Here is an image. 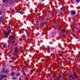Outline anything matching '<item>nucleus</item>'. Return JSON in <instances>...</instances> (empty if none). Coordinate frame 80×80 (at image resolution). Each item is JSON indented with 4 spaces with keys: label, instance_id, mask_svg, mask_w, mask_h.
<instances>
[{
    "label": "nucleus",
    "instance_id": "1",
    "mask_svg": "<svg viewBox=\"0 0 80 80\" xmlns=\"http://www.w3.org/2000/svg\"><path fill=\"white\" fill-rule=\"evenodd\" d=\"M7 32H6L5 33V35H4L3 37L4 38L5 37H6V38L8 37V36L9 35L10 33L11 32V29H10V28H9L7 29Z\"/></svg>",
    "mask_w": 80,
    "mask_h": 80
},
{
    "label": "nucleus",
    "instance_id": "2",
    "mask_svg": "<svg viewBox=\"0 0 80 80\" xmlns=\"http://www.w3.org/2000/svg\"><path fill=\"white\" fill-rule=\"evenodd\" d=\"M70 78H76L77 77V74H76V73H74L73 76L72 75H70Z\"/></svg>",
    "mask_w": 80,
    "mask_h": 80
},
{
    "label": "nucleus",
    "instance_id": "3",
    "mask_svg": "<svg viewBox=\"0 0 80 80\" xmlns=\"http://www.w3.org/2000/svg\"><path fill=\"white\" fill-rule=\"evenodd\" d=\"M14 52L13 55H17V53H18V49H17V48H14Z\"/></svg>",
    "mask_w": 80,
    "mask_h": 80
},
{
    "label": "nucleus",
    "instance_id": "4",
    "mask_svg": "<svg viewBox=\"0 0 80 80\" xmlns=\"http://www.w3.org/2000/svg\"><path fill=\"white\" fill-rule=\"evenodd\" d=\"M2 73H9V71L8 70H5V68H3V70L2 71Z\"/></svg>",
    "mask_w": 80,
    "mask_h": 80
},
{
    "label": "nucleus",
    "instance_id": "5",
    "mask_svg": "<svg viewBox=\"0 0 80 80\" xmlns=\"http://www.w3.org/2000/svg\"><path fill=\"white\" fill-rule=\"evenodd\" d=\"M9 38L10 39H12V40H15V39H16L15 37L13 36H9Z\"/></svg>",
    "mask_w": 80,
    "mask_h": 80
},
{
    "label": "nucleus",
    "instance_id": "6",
    "mask_svg": "<svg viewBox=\"0 0 80 80\" xmlns=\"http://www.w3.org/2000/svg\"><path fill=\"white\" fill-rule=\"evenodd\" d=\"M7 77V76L6 75H2L1 76V78H6Z\"/></svg>",
    "mask_w": 80,
    "mask_h": 80
},
{
    "label": "nucleus",
    "instance_id": "7",
    "mask_svg": "<svg viewBox=\"0 0 80 80\" xmlns=\"http://www.w3.org/2000/svg\"><path fill=\"white\" fill-rule=\"evenodd\" d=\"M20 75V73L19 72H17L16 73V77H18Z\"/></svg>",
    "mask_w": 80,
    "mask_h": 80
},
{
    "label": "nucleus",
    "instance_id": "8",
    "mask_svg": "<svg viewBox=\"0 0 80 80\" xmlns=\"http://www.w3.org/2000/svg\"><path fill=\"white\" fill-rule=\"evenodd\" d=\"M25 35H23L21 37V38L22 39H23V38H25Z\"/></svg>",
    "mask_w": 80,
    "mask_h": 80
},
{
    "label": "nucleus",
    "instance_id": "9",
    "mask_svg": "<svg viewBox=\"0 0 80 80\" xmlns=\"http://www.w3.org/2000/svg\"><path fill=\"white\" fill-rule=\"evenodd\" d=\"M61 32L62 33H65V30L64 29H63Z\"/></svg>",
    "mask_w": 80,
    "mask_h": 80
},
{
    "label": "nucleus",
    "instance_id": "10",
    "mask_svg": "<svg viewBox=\"0 0 80 80\" xmlns=\"http://www.w3.org/2000/svg\"><path fill=\"white\" fill-rule=\"evenodd\" d=\"M75 13H76L75 12H74V11L72 12L71 13L73 15H75Z\"/></svg>",
    "mask_w": 80,
    "mask_h": 80
},
{
    "label": "nucleus",
    "instance_id": "11",
    "mask_svg": "<svg viewBox=\"0 0 80 80\" xmlns=\"http://www.w3.org/2000/svg\"><path fill=\"white\" fill-rule=\"evenodd\" d=\"M45 24H46L45 22H42L41 23V25H45Z\"/></svg>",
    "mask_w": 80,
    "mask_h": 80
},
{
    "label": "nucleus",
    "instance_id": "12",
    "mask_svg": "<svg viewBox=\"0 0 80 80\" xmlns=\"http://www.w3.org/2000/svg\"><path fill=\"white\" fill-rule=\"evenodd\" d=\"M3 48H6V47H7V46H6V45L4 44L3 45Z\"/></svg>",
    "mask_w": 80,
    "mask_h": 80
},
{
    "label": "nucleus",
    "instance_id": "13",
    "mask_svg": "<svg viewBox=\"0 0 80 80\" xmlns=\"http://www.w3.org/2000/svg\"><path fill=\"white\" fill-rule=\"evenodd\" d=\"M60 55L61 57H64V56H63V55H62V54H60Z\"/></svg>",
    "mask_w": 80,
    "mask_h": 80
},
{
    "label": "nucleus",
    "instance_id": "14",
    "mask_svg": "<svg viewBox=\"0 0 80 80\" xmlns=\"http://www.w3.org/2000/svg\"><path fill=\"white\" fill-rule=\"evenodd\" d=\"M76 18L74 16L72 18V19L73 20H74V19H75Z\"/></svg>",
    "mask_w": 80,
    "mask_h": 80
},
{
    "label": "nucleus",
    "instance_id": "15",
    "mask_svg": "<svg viewBox=\"0 0 80 80\" xmlns=\"http://www.w3.org/2000/svg\"><path fill=\"white\" fill-rule=\"evenodd\" d=\"M47 48L48 49V50H50V47L49 46H47Z\"/></svg>",
    "mask_w": 80,
    "mask_h": 80
},
{
    "label": "nucleus",
    "instance_id": "16",
    "mask_svg": "<svg viewBox=\"0 0 80 80\" xmlns=\"http://www.w3.org/2000/svg\"><path fill=\"white\" fill-rule=\"evenodd\" d=\"M56 80H61V79L60 78H56Z\"/></svg>",
    "mask_w": 80,
    "mask_h": 80
},
{
    "label": "nucleus",
    "instance_id": "17",
    "mask_svg": "<svg viewBox=\"0 0 80 80\" xmlns=\"http://www.w3.org/2000/svg\"><path fill=\"white\" fill-rule=\"evenodd\" d=\"M15 75V73L14 72L11 73V75Z\"/></svg>",
    "mask_w": 80,
    "mask_h": 80
},
{
    "label": "nucleus",
    "instance_id": "18",
    "mask_svg": "<svg viewBox=\"0 0 80 80\" xmlns=\"http://www.w3.org/2000/svg\"><path fill=\"white\" fill-rule=\"evenodd\" d=\"M15 43V41H13L12 42V43H13V44H14V43Z\"/></svg>",
    "mask_w": 80,
    "mask_h": 80
},
{
    "label": "nucleus",
    "instance_id": "19",
    "mask_svg": "<svg viewBox=\"0 0 80 80\" xmlns=\"http://www.w3.org/2000/svg\"><path fill=\"white\" fill-rule=\"evenodd\" d=\"M3 3H5V1H6V0H2Z\"/></svg>",
    "mask_w": 80,
    "mask_h": 80
},
{
    "label": "nucleus",
    "instance_id": "20",
    "mask_svg": "<svg viewBox=\"0 0 80 80\" xmlns=\"http://www.w3.org/2000/svg\"><path fill=\"white\" fill-rule=\"evenodd\" d=\"M76 2H79L80 1V0H76Z\"/></svg>",
    "mask_w": 80,
    "mask_h": 80
},
{
    "label": "nucleus",
    "instance_id": "21",
    "mask_svg": "<svg viewBox=\"0 0 80 80\" xmlns=\"http://www.w3.org/2000/svg\"><path fill=\"white\" fill-rule=\"evenodd\" d=\"M2 12H0V15H2Z\"/></svg>",
    "mask_w": 80,
    "mask_h": 80
},
{
    "label": "nucleus",
    "instance_id": "22",
    "mask_svg": "<svg viewBox=\"0 0 80 80\" xmlns=\"http://www.w3.org/2000/svg\"><path fill=\"white\" fill-rule=\"evenodd\" d=\"M54 23H57V21H54Z\"/></svg>",
    "mask_w": 80,
    "mask_h": 80
},
{
    "label": "nucleus",
    "instance_id": "23",
    "mask_svg": "<svg viewBox=\"0 0 80 80\" xmlns=\"http://www.w3.org/2000/svg\"><path fill=\"white\" fill-rule=\"evenodd\" d=\"M63 74L64 75H63V76H65V74Z\"/></svg>",
    "mask_w": 80,
    "mask_h": 80
},
{
    "label": "nucleus",
    "instance_id": "24",
    "mask_svg": "<svg viewBox=\"0 0 80 80\" xmlns=\"http://www.w3.org/2000/svg\"><path fill=\"white\" fill-rule=\"evenodd\" d=\"M19 80H21V78H20Z\"/></svg>",
    "mask_w": 80,
    "mask_h": 80
},
{
    "label": "nucleus",
    "instance_id": "25",
    "mask_svg": "<svg viewBox=\"0 0 80 80\" xmlns=\"http://www.w3.org/2000/svg\"><path fill=\"white\" fill-rule=\"evenodd\" d=\"M42 1H44V0H42Z\"/></svg>",
    "mask_w": 80,
    "mask_h": 80
},
{
    "label": "nucleus",
    "instance_id": "26",
    "mask_svg": "<svg viewBox=\"0 0 80 80\" xmlns=\"http://www.w3.org/2000/svg\"><path fill=\"white\" fill-rule=\"evenodd\" d=\"M38 7L39 8H40V7Z\"/></svg>",
    "mask_w": 80,
    "mask_h": 80
}]
</instances>
